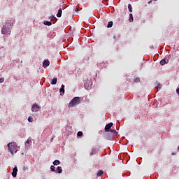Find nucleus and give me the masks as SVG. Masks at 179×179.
<instances>
[{
  "mask_svg": "<svg viewBox=\"0 0 179 179\" xmlns=\"http://www.w3.org/2000/svg\"><path fill=\"white\" fill-rule=\"evenodd\" d=\"M50 170H51V171H55V166H54L53 165H52V166H50Z\"/></svg>",
  "mask_w": 179,
  "mask_h": 179,
  "instance_id": "a878e982",
  "label": "nucleus"
},
{
  "mask_svg": "<svg viewBox=\"0 0 179 179\" xmlns=\"http://www.w3.org/2000/svg\"><path fill=\"white\" fill-rule=\"evenodd\" d=\"M57 16L58 17H61V16H62V8H59V9L58 10V13H57Z\"/></svg>",
  "mask_w": 179,
  "mask_h": 179,
  "instance_id": "9d476101",
  "label": "nucleus"
},
{
  "mask_svg": "<svg viewBox=\"0 0 179 179\" xmlns=\"http://www.w3.org/2000/svg\"><path fill=\"white\" fill-rule=\"evenodd\" d=\"M166 64H169V59H163L160 61V65H166Z\"/></svg>",
  "mask_w": 179,
  "mask_h": 179,
  "instance_id": "1a4fd4ad",
  "label": "nucleus"
},
{
  "mask_svg": "<svg viewBox=\"0 0 179 179\" xmlns=\"http://www.w3.org/2000/svg\"><path fill=\"white\" fill-rule=\"evenodd\" d=\"M86 90H89L90 89V82L89 83H86L85 85H84Z\"/></svg>",
  "mask_w": 179,
  "mask_h": 179,
  "instance_id": "9b49d317",
  "label": "nucleus"
},
{
  "mask_svg": "<svg viewBox=\"0 0 179 179\" xmlns=\"http://www.w3.org/2000/svg\"><path fill=\"white\" fill-rule=\"evenodd\" d=\"M53 164L54 166H58L59 164H61V162H59V160H55Z\"/></svg>",
  "mask_w": 179,
  "mask_h": 179,
  "instance_id": "f3484780",
  "label": "nucleus"
},
{
  "mask_svg": "<svg viewBox=\"0 0 179 179\" xmlns=\"http://www.w3.org/2000/svg\"><path fill=\"white\" fill-rule=\"evenodd\" d=\"M172 155H175L174 153H173Z\"/></svg>",
  "mask_w": 179,
  "mask_h": 179,
  "instance_id": "7c9ffc66",
  "label": "nucleus"
},
{
  "mask_svg": "<svg viewBox=\"0 0 179 179\" xmlns=\"http://www.w3.org/2000/svg\"><path fill=\"white\" fill-rule=\"evenodd\" d=\"M59 92H60L61 96H62V94H65V85H62V87L59 90Z\"/></svg>",
  "mask_w": 179,
  "mask_h": 179,
  "instance_id": "0eeeda50",
  "label": "nucleus"
},
{
  "mask_svg": "<svg viewBox=\"0 0 179 179\" xmlns=\"http://www.w3.org/2000/svg\"><path fill=\"white\" fill-rule=\"evenodd\" d=\"M40 108H41V106H38L37 103H34L31 107V111L33 113H37L39 111Z\"/></svg>",
  "mask_w": 179,
  "mask_h": 179,
  "instance_id": "20e7f679",
  "label": "nucleus"
},
{
  "mask_svg": "<svg viewBox=\"0 0 179 179\" xmlns=\"http://www.w3.org/2000/svg\"><path fill=\"white\" fill-rule=\"evenodd\" d=\"M28 121H29V122H33V121H34L33 117L31 116H29L28 117Z\"/></svg>",
  "mask_w": 179,
  "mask_h": 179,
  "instance_id": "b1692460",
  "label": "nucleus"
},
{
  "mask_svg": "<svg viewBox=\"0 0 179 179\" xmlns=\"http://www.w3.org/2000/svg\"><path fill=\"white\" fill-rule=\"evenodd\" d=\"M130 23H132V22H134V15H132V13L129 14V19Z\"/></svg>",
  "mask_w": 179,
  "mask_h": 179,
  "instance_id": "2eb2a0df",
  "label": "nucleus"
},
{
  "mask_svg": "<svg viewBox=\"0 0 179 179\" xmlns=\"http://www.w3.org/2000/svg\"><path fill=\"white\" fill-rule=\"evenodd\" d=\"M43 68H47V66H50V60L45 59L43 62Z\"/></svg>",
  "mask_w": 179,
  "mask_h": 179,
  "instance_id": "423d86ee",
  "label": "nucleus"
},
{
  "mask_svg": "<svg viewBox=\"0 0 179 179\" xmlns=\"http://www.w3.org/2000/svg\"><path fill=\"white\" fill-rule=\"evenodd\" d=\"M7 146L11 155H14L15 153H16V152H17V145L16 144V143H14V142L9 143L7 145Z\"/></svg>",
  "mask_w": 179,
  "mask_h": 179,
  "instance_id": "f257e3e1",
  "label": "nucleus"
},
{
  "mask_svg": "<svg viewBox=\"0 0 179 179\" xmlns=\"http://www.w3.org/2000/svg\"><path fill=\"white\" fill-rule=\"evenodd\" d=\"M5 82V78H0V83H3Z\"/></svg>",
  "mask_w": 179,
  "mask_h": 179,
  "instance_id": "bb28decb",
  "label": "nucleus"
},
{
  "mask_svg": "<svg viewBox=\"0 0 179 179\" xmlns=\"http://www.w3.org/2000/svg\"><path fill=\"white\" fill-rule=\"evenodd\" d=\"M113 125H114V124L113 122H110V123L106 124L105 126L106 132H108V131H110V129H111V127H113Z\"/></svg>",
  "mask_w": 179,
  "mask_h": 179,
  "instance_id": "39448f33",
  "label": "nucleus"
},
{
  "mask_svg": "<svg viewBox=\"0 0 179 179\" xmlns=\"http://www.w3.org/2000/svg\"><path fill=\"white\" fill-rule=\"evenodd\" d=\"M134 82L136 83H139V82H141V79H139V78H138V77H135L134 78Z\"/></svg>",
  "mask_w": 179,
  "mask_h": 179,
  "instance_id": "aec40b11",
  "label": "nucleus"
},
{
  "mask_svg": "<svg viewBox=\"0 0 179 179\" xmlns=\"http://www.w3.org/2000/svg\"><path fill=\"white\" fill-rule=\"evenodd\" d=\"M12 176H13V177H16V176H17V167L13 168V172H12Z\"/></svg>",
  "mask_w": 179,
  "mask_h": 179,
  "instance_id": "6e6552de",
  "label": "nucleus"
},
{
  "mask_svg": "<svg viewBox=\"0 0 179 179\" xmlns=\"http://www.w3.org/2000/svg\"><path fill=\"white\" fill-rule=\"evenodd\" d=\"M80 103V101L79 100V97H74L69 103L70 107H75L78 106Z\"/></svg>",
  "mask_w": 179,
  "mask_h": 179,
  "instance_id": "f03ea898",
  "label": "nucleus"
},
{
  "mask_svg": "<svg viewBox=\"0 0 179 179\" xmlns=\"http://www.w3.org/2000/svg\"><path fill=\"white\" fill-rule=\"evenodd\" d=\"M154 1H157V0H154Z\"/></svg>",
  "mask_w": 179,
  "mask_h": 179,
  "instance_id": "2f4dec72",
  "label": "nucleus"
},
{
  "mask_svg": "<svg viewBox=\"0 0 179 179\" xmlns=\"http://www.w3.org/2000/svg\"><path fill=\"white\" fill-rule=\"evenodd\" d=\"M128 9L130 13H132V5L128 4Z\"/></svg>",
  "mask_w": 179,
  "mask_h": 179,
  "instance_id": "4be33fe9",
  "label": "nucleus"
},
{
  "mask_svg": "<svg viewBox=\"0 0 179 179\" xmlns=\"http://www.w3.org/2000/svg\"><path fill=\"white\" fill-rule=\"evenodd\" d=\"M157 86H156V89L159 90V89H162V85L159 83H156Z\"/></svg>",
  "mask_w": 179,
  "mask_h": 179,
  "instance_id": "6ab92c4d",
  "label": "nucleus"
},
{
  "mask_svg": "<svg viewBox=\"0 0 179 179\" xmlns=\"http://www.w3.org/2000/svg\"><path fill=\"white\" fill-rule=\"evenodd\" d=\"M57 82H58V79L57 78H54L51 81V85H57Z\"/></svg>",
  "mask_w": 179,
  "mask_h": 179,
  "instance_id": "f8f14e48",
  "label": "nucleus"
},
{
  "mask_svg": "<svg viewBox=\"0 0 179 179\" xmlns=\"http://www.w3.org/2000/svg\"><path fill=\"white\" fill-rule=\"evenodd\" d=\"M43 24H45V26H51L52 23L50 21H44Z\"/></svg>",
  "mask_w": 179,
  "mask_h": 179,
  "instance_id": "4468645a",
  "label": "nucleus"
},
{
  "mask_svg": "<svg viewBox=\"0 0 179 179\" xmlns=\"http://www.w3.org/2000/svg\"><path fill=\"white\" fill-rule=\"evenodd\" d=\"M30 141L29 140H27L26 143H25V146L26 148H29L30 145Z\"/></svg>",
  "mask_w": 179,
  "mask_h": 179,
  "instance_id": "412c9836",
  "label": "nucleus"
},
{
  "mask_svg": "<svg viewBox=\"0 0 179 179\" xmlns=\"http://www.w3.org/2000/svg\"><path fill=\"white\" fill-rule=\"evenodd\" d=\"M113 24H114V22H113V21L108 22L107 25L108 29H110V27H113Z\"/></svg>",
  "mask_w": 179,
  "mask_h": 179,
  "instance_id": "ddd939ff",
  "label": "nucleus"
},
{
  "mask_svg": "<svg viewBox=\"0 0 179 179\" xmlns=\"http://www.w3.org/2000/svg\"><path fill=\"white\" fill-rule=\"evenodd\" d=\"M83 132H82V131H78V132L77 133V136H83Z\"/></svg>",
  "mask_w": 179,
  "mask_h": 179,
  "instance_id": "393cba45",
  "label": "nucleus"
},
{
  "mask_svg": "<svg viewBox=\"0 0 179 179\" xmlns=\"http://www.w3.org/2000/svg\"><path fill=\"white\" fill-rule=\"evenodd\" d=\"M75 10H76V12H79V9H78V8H76Z\"/></svg>",
  "mask_w": 179,
  "mask_h": 179,
  "instance_id": "cd10ccee",
  "label": "nucleus"
},
{
  "mask_svg": "<svg viewBox=\"0 0 179 179\" xmlns=\"http://www.w3.org/2000/svg\"><path fill=\"white\" fill-rule=\"evenodd\" d=\"M2 34H5L6 36H10V28L5 26L1 29Z\"/></svg>",
  "mask_w": 179,
  "mask_h": 179,
  "instance_id": "7ed1b4c3",
  "label": "nucleus"
},
{
  "mask_svg": "<svg viewBox=\"0 0 179 179\" xmlns=\"http://www.w3.org/2000/svg\"><path fill=\"white\" fill-rule=\"evenodd\" d=\"M57 173H58L59 174H61V173H62V167L58 166V167L57 168Z\"/></svg>",
  "mask_w": 179,
  "mask_h": 179,
  "instance_id": "a211bd4d",
  "label": "nucleus"
},
{
  "mask_svg": "<svg viewBox=\"0 0 179 179\" xmlns=\"http://www.w3.org/2000/svg\"><path fill=\"white\" fill-rule=\"evenodd\" d=\"M103 174H104V172L103 171V170H99V172L97 173V177H100L103 176Z\"/></svg>",
  "mask_w": 179,
  "mask_h": 179,
  "instance_id": "dca6fc26",
  "label": "nucleus"
},
{
  "mask_svg": "<svg viewBox=\"0 0 179 179\" xmlns=\"http://www.w3.org/2000/svg\"><path fill=\"white\" fill-rule=\"evenodd\" d=\"M150 2H152V1H149L148 3H150Z\"/></svg>",
  "mask_w": 179,
  "mask_h": 179,
  "instance_id": "c756f323",
  "label": "nucleus"
},
{
  "mask_svg": "<svg viewBox=\"0 0 179 179\" xmlns=\"http://www.w3.org/2000/svg\"><path fill=\"white\" fill-rule=\"evenodd\" d=\"M108 132H111V134H117V131H115V129H110Z\"/></svg>",
  "mask_w": 179,
  "mask_h": 179,
  "instance_id": "5701e85b",
  "label": "nucleus"
},
{
  "mask_svg": "<svg viewBox=\"0 0 179 179\" xmlns=\"http://www.w3.org/2000/svg\"><path fill=\"white\" fill-rule=\"evenodd\" d=\"M113 38L115 39V36H113Z\"/></svg>",
  "mask_w": 179,
  "mask_h": 179,
  "instance_id": "c85d7f7f",
  "label": "nucleus"
}]
</instances>
